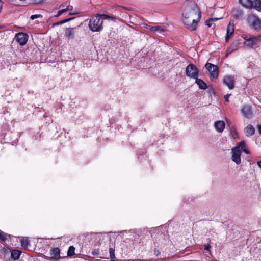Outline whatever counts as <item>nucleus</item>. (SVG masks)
Instances as JSON below:
<instances>
[{
    "mask_svg": "<svg viewBox=\"0 0 261 261\" xmlns=\"http://www.w3.org/2000/svg\"><path fill=\"white\" fill-rule=\"evenodd\" d=\"M182 21L185 27L191 31H195L200 20L201 12L194 1H186L182 7Z\"/></svg>",
    "mask_w": 261,
    "mask_h": 261,
    "instance_id": "f257e3e1",
    "label": "nucleus"
},
{
    "mask_svg": "<svg viewBox=\"0 0 261 261\" xmlns=\"http://www.w3.org/2000/svg\"><path fill=\"white\" fill-rule=\"evenodd\" d=\"M103 19L100 14L93 16L89 20L88 26L92 32H99L102 30Z\"/></svg>",
    "mask_w": 261,
    "mask_h": 261,
    "instance_id": "f03ea898",
    "label": "nucleus"
},
{
    "mask_svg": "<svg viewBox=\"0 0 261 261\" xmlns=\"http://www.w3.org/2000/svg\"><path fill=\"white\" fill-rule=\"evenodd\" d=\"M241 144H243V143H238L236 146L231 150V159L238 165L240 164L241 162V151L240 150V145Z\"/></svg>",
    "mask_w": 261,
    "mask_h": 261,
    "instance_id": "7ed1b4c3",
    "label": "nucleus"
},
{
    "mask_svg": "<svg viewBox=\"0 0 261 261\" xmlns=\"http://www.w3.org/2000/svg\"><path fill=\"white\" fill-rule=\"evenodd\" d=\"M185 72L187 76L195 79L198 76L199 70L195 65L190 64L186 67Z\"/></svg>",
    "mask_w": 261,
    "mask_h": 261,
    "instance_id": "20e7f679",
    "label": "nucleus"
},
{
    "mask_svg": "<svg viewBox=\"0 0 261 261\" xmlns=\"http://www.w3.org/2000/svg\"><path fill=\"white\" fill-rule=\"evenodd\" d=\"M205 68L210 73V77L211 80L216 79L218 76V68L217 66L210 63H206Z\"/></svg>",
    "mask_w": 261,
    "mask_h": 261,
    "instance_id": "39448f33",
    "label": "nucleus"
},
{
    "mask_svg": "<svg viewBox=\"0 0 261 261\" xmlns=\"http://www.w3.org/2000/svg\"><path fill=\"white\" fill-rule=\"evenodd\" d=\"M241 113L242 115L245 118L250 119L253 116V111L250 106L245 105L243 106Z\"/></svg>",
    "mask_w": 261,
    "mask_h": 261,
    "instance_id": "423d86ee",
    "label": "nucleus"
},
{
    "mask_svg": "<svg viewBox=\"0 0 261 261\" xmlns=\"http://www.w3.org/2000/svg\"><path fill=\"white\" fill-rule=\"evenodd\" d=\"M235 79L233 76L226 75L223 77V83L228 87L229 89H232L234 87Z\"/></svg>",
    "mask_w": 261,
    "mask_h": 261,
    "instance_id": "0eeeda50",
    "label": "nucleus"
},
{
    "mask_svg": "<svg viewBox=\"0 0 261 261\" xmlns=\"http://www.w3.org/2000/svg\"><path fill=\"white\" fill-rule=\"evenodd\" d=\"M15 39L20 45H24L28 39V35L24 33H18L15 35Z\"/></svg>",
    "mask_w": 261,
    "mask_h": 261,
    "instance_id": "6e6552de",
    "label": "nucleus"
},
{
    "mask_svg": "<svg viewBox=\"0 0 261 261\" xmlns=\"http://www.w3.org/2000/svg\"><path fill=\"white\" fill-rule=\"evenodd\" d=\"M232 14L235 18L240 19L243 17L244 13L241 8L236 7L232 10Z\"/></svg>",
    "mask_w": 261,
    "mask_h": 261,
    "instance_id": "1a4fd4ad",
    "label": "nucleus"
},
{
    "mask_svg": "<svg viewBox=\"0 0 261 261\" xmlns=\"http://www.w3.org/2000/svg\"><path fill=\"white\" fill-rule=\"evenodd\" d=\"M225 123L222 120L216 121L214 123V127L216 130L219 133H222L225 128Z\"/></svg>",
    "mask_w": 261,
    "mask_h": 261,
    "instance_id": "9d476101",
    "label": "nucleus"
},
{
    "mask_svg": "<svg viewBox=\"0 0 261 261\" xmlns=\"http://www.w3.org/2000/svg\"><path fill=\"white\" fill-rule=\"evenodd\" d=\"M75 35V29L73 28H67L65 30V36L69 39H73Z\"/></svg>",
    "mask_w": 261,
    "mask_h": 261,
    "instance_id": "9b49d317",
    "label": "nucleus"
},
{
    "mask_svg": "<svg viewBox=\"0 0 261 261\" xmlns=\"http://www.w3.org/2000/svg\"><path fill=\"white\" fill-rule=\"evenodd\" d=\"M234 32L233 24H231L230 22L227 28V33L225 37V40L228 41L229 39V37L231 36Z\"/></svg>",
    "mask_w": 261,
    "mask_h": 261,
    "instance_id": "f8f14e48",
    "label": "nucleus"
},
{
    "mask_svg": "<svg viewBox=\"0 0 261 261\" xmlns=\"http://www.w3.org/2000/svg\"><path fill=\"white\" fill-rule=\"evenodd\" d=\"M245 135L247 137L252 136L255 133V128L251 124H248L244 129Z\"/></svg>",
    "mask_w": 261,
    "mask_h": 261,
    "instance_id": "ddd939ff",
    "label": "nucleus"
},
{
    "mask_svg": "<svg viewBox=\"0 0 261 261\" xmlns=\"http://www.w3.org/2000/svg\"><path fill=\"white\" fill-rule=\"evenodd\" d=\"M148 28L151 31L154 32V33H161L163 32L165 30V27L160 26V25H156V26H153V27L149 26Z\"/></svg>",
    "mask_w": 261,
    "mask_h": 261,
    "instance_id": "4468645a",
    "label": "nucleus"
},
{
    "mask_svg": "<svg viewBox=\"0 0 261 261\" xmlns=\"http://www.w3.org/2000/svg\"><path fill=\"white\" fill-rule=\"evenodd\" d=\"M244 45L248 46L250 48H253L255 47H258L257 44L256 42H255L254 40L252 39V37H250L248 39H247L244 42Z\"/></svg>",
    "mask_w": 261,
    "mask_h": 261,
    "instance_id": "2eb2a0df",
    "label": "nucleus"
},
{
    "mask_svg": "<svg viewBox=\"0 0 261 261\" xmlns=\"http://www.w3.org/2000/svg\"><path fill=\"white\" fill-rule=\"evenodd\" d=\"M251 25L256 30L259 29L261 27V23L258 19L257 18H253L250 19Z\"/></svg>",
    "mask_w": 261,
    "mask_h": 261,
    "instance_id": "dca6fc26",
    "label": "nucleus"
},
{
    "mask_svg": "<svg viewBox=\"0 0 261 261\" xmlns=\"http://www.w3.org/2000/svg\"><path fill=\"white\" fill-rule=\"evenodd\" d=\"M60 250L58 248H54L50 250V257L51 258H60Z\"/></svg>",
    "mask_w": 261,
    "mask_h": 261,
    "instance_id": "f3484780",
    "label": "nucleus"
},
{
    "mask_svg": "<svg viewBox=\"0 0 261 261\" xmlns=\"http://www.w3.org/2000/svg\"><path fill=\"white\" fill-rule=\"evenodd\" d=\"M252 0H239V3L247 9H251L252 6Z\"/></svg>",
    "mask_w": 261,
    "mask_h": 261,
    "instance_id": "a211bd4d",
    "label": "nucleus"
},
{
    "mask_svg": "<svg viewBox=\"0 0 261 261\" xmlns=\"http://www.w3.org/2000/svg\"><path fill=\"white\" fill-rule=\"evenodd\" d=\"M195 79V83L198 85L200 89L205 90L207 88L206 84L203 80L198 79V77Z\"/></svg>",
    "mask_w": 261,
    "mask_h": 261,
    "instance_id": "6ab92c4d",
    "label": "nucleus"
},
{
    "mask_svg": "<svg viewBox=\"0 0 261 261\" xmlns=\"http://www.w3.org/2000/svg\"><path fill=\"white\" fill-rule=\"evenodd\" d=\"M252 6H251V9H254L261 12V0L252 1Z\"/></svg>",
    "mask_w": 261,
    "mask_h": 261,
    "instance_id": "aec40b11",
    "label": "nucleus"
},
{
    "mask_svg": "<svg viewBox=\"0 0 261 261\" xmlns=\"http://www.w3.org/2000/svg\"><path fill=\"white\" fill-rule=\"evenodd\" d=\"M238 46H239L238 42H237V41L234 42L231 44V45L230 46V47L227 50V56H228L229 54H230L233 51L237 50Z\"/></svg>",
    "mask_w": 261,
    "mask_h": 261,
    "instance_id": "412c9836",
    "label": "nucleus"
},
{
    "mask_svg": "<svg viewBox=\"0 0 261 261\" xmlns=\"http://www.w3.org/2000/svg\"><path fill=\"white\" fill-rule=\"evenodd\" d=\"M21 253V252L19 250H13L11 252V256L12 258L14 259V260H16L19 258Z\"/></svg>",
    "mask_w": 261,
    "mask_h": 261,
    "instance_id": "4be33fe9",
    "label": "nucleus"
},
{
    "mask_svg": "<svg viewBox=\"0 0 261 261\" xmlns=\"http://www.w3.org/2000/svg\"><path fill=\"white\" fill-rule=\"evenodd\" d=\"M20 242L21 244V246L23 248H27L29 244V241L27 237H22L21 239L20 240Z\"/></svg>",
    "mask_w": 261,
    "mask_h": 261,
    "instance_id": "5701e85b",
    "label": "nucleus"
},
{
    "mask_svg": "<svg viewBox=\"0 0 261 261\" xmlns=\"http://www.w3.org/2000/svg\"><path fill=\"white\" fill-rule=\"evenodd\" d=\"M221 18H222V17H221V18H210L208 20H207L206 21H205V25H206L208 27H212L213 22L216 21H217L218 20H219V19H220Z\"/></svg>",
    "mask_w": 261,
    "mask_h": 261,
    "instance_id": "b1692460",
    "label": "nucleus"
},
{
    "mask_svg": "<svg viewBox=\"0 0 261 261\" xmlns=\"http://www.w3.org/2000/svg\"><path fill=\"white\" fill-rule=\"evenodd\" d=\"M101 15V18H104V19H108V20H113V21H114L115 20H116L117 19V18L115 16H114L113 15H108V14H100Z\"/></svg>",
    "mask_w": 261,
    "mask_h": 261,
    "instance_id": "393cba45",
    "label": "nucleus"
},
{
    "mask_svg": "<svg viewBox=\"0 0 261 261\" xmlns=\"http://www.w3.org/2000/svg\"><path fill=\"white\" fill-rule=\"evenodd\" d=\"M240 143H243V144H241V145H240L241 151V152L243 151V152H244L245 153H246L247 154H249V152L248 150L246 147L245 142L244 141H241Z\"/></svg>",
    "mask_w": 261,
    "mask_h": 261,
    "instance_id": "a878e982",
    "label": "nucleus"
},
{
    "mask_svg": "<svg viewBox=\"0 0 261 261\" xmlns=\"http://www.w3.org/2000/svg\"><path fill=\"white\" fill-rule=\"evenodd\" d=\"M230 132L231 136L233 139H235L238 137V132L234 127H231L230 128Z\"/></svg>",
    "mask_w": 261,
    "mask_h": 261,
    "instance_id": "bb28decb",
    "label": "nucleus"
},
{
    "mask_svg": "<svg viewBox=\"0 0 261 261\" xmlns=\"http://www.w3.org/2000/svg\"><path fill=\"white\" fill-rule=\"evenodd\" d=\"M109 253H110V257L111 259H114L115 258V249L110 246L109 248Z\"/></svg>",
    "mask_w": 261,
    "mask_h": 261,
    "instance_id": "cd10ccee",
    "label": "nucleus"
},
{
    "mask_svg": "<svg viewBox=\"0 0 261 261\" xmlns=\"http://www.w3.org/2000/svg\"><path fill=\"white\" fill-rule=\"evenodd\" d=\"M208 236L211 237V239H215L217 237V234L213 229H211L208 232Z\"/></svg>",
    "mask_w": 261,
    "mask_h": 261,
    "instance_id": "c85d7f7f",
    "label": "nucleus"
},
{
    "mask_svg": "<svg viewBox=\"0 0 261 261\" xmlns=\"http://www.w3.org/2000/svg\"><path fill=\"white\" fill-rule=\"evenodd\" d=\"M74 251H75V248L73 246H70L68 250V252H67L68 256H72L73 255H74Z\"/></svg>",
    "mask_w": 261,
    "mask_h": 261,
    "instance_id": "c756f323",
    "label": "nucleus"
},
{
    "mask_svg": "<svg viewBox=\"0 0 261 261\" xmlns=\"http://www.w3.org/2000/svg\"><path fill=\"white\" fill-rule=\"evenodd\" d=\"M7 234L4 232L0 230V239L3 241H5L7 240Z\"/></svg>",
    "mask_w": 261,
    "mask_h": 261,
    "instance_id": "7c9ffc66",
    "label": "nucleus"
},
{
    "mask_svg": "<svg viewBox=\"0 0 261 261\" xmlns=\"http://www.w3.org/2000/svg\"><path fill=\"white\" fill-rule=\"evenodd\" d=\"M252 39L254 40L255 42H257L261 41V34L256 36H252Z\"/></svg>",
    "mask_w": 261,
    "mask_h": 261,
    "instance_id": "2f4dec72",
    "label": "nucleus"
},
{
    "mask_svg": "<svg viewBox=\"0 0 261 261\" xmlns=\"http://www.w3.org/2000/svg\"><path fill=\"white\" fill-rule=\"evenodd\" d=\"M73 19V18H68V19H64L63 20H62L61 21L58 22L57 24H63V23H66V22H67L69 21H70L71 20H72Z\"/></svg>",
    "mask_w": 261,
    "mask_h": 261,
    "instance_id": "473e14b6",
    "label": "nucleus"
},
{
    "mask_svg": "<svg viewBox=\"0 0 261 261\" xmlns=\"http://www.w3.org/2000/svg\"><path fill=\"white\" fill-rule=\"evenodd\" d=\"M92 254L93 255H98L99 254V251L98 249H94L92 251Z\"/></svg>",
    "mask_w": 261,
    "mask_h": 261,
    "instance_id": "72a5a7b5",
    "label": "nucleus"
},
{
    "mask_svg": "<svg viewBox=\"0 0 261 261\" xmlns=\"http://www.w3.org/2000/svg\"><path fill=\"white\" fill-rule=\"evenodd\" d=\"M42 16L41 15H39V14H35V15H33L31 16V19L32 20H34L35 19H36L37 18H39V17H41Z\"/></svg>",
    "mask_w": 261,
    "mask_h": 261,
    "instance_id": "f704fd0d",
    "label": "nucleus"
},
{
    "mask_svg": "<svg viewBox=\"0 0 261 261\" xmlns=\"http://www.w3.org/2000/svg\"><path fill=\"white\" fill-rule=\"evenodd\" d=\"M211 246L209 244H205L204 245V249L207 251H210Z\"/></svg>",
    "mask_w": 261,
    "mask_h": 261,
    "instance_id": "c9c22d12",
    "label": "nucleus"
},
{
    "mask_svg": "<svg viewBox=\"0 0 261 261\" xmlns=\"http://www.w3.org/2000/svg\"><path fill=\"white\" fill-rule=\"evenodd\" d=\"M230 95V94H227L225 96H224V98L226 101L228 102L229 101V97Z\"/></svg>",
    "mask_w": 261,
    "mask_h": 261,
    "instance_id": "e433bc0d",
    "label": "nucleus"
},
{
    "mask_svg": "<svg viewBox=\"0 0 261 261\" xmlns=\"http://www.w3.org/2000/svg\"><path fill=\"white\" fill-rule=\"evenodd\" d=\"M257 131L259 134L261 135V125H258L257 127Z\"/></svg>",
    "mask_w": 261,
    "mask_h": 261,
    "instance_id": "4c0bfd02",
    "label": "nucleus"
},
{
    "mask_svg": "<svg viewBox=\"0 0 261 261\" xmlns=\"http://www.w3.org/2000/svg\"><path fill=\"white\" fill-rule=\"evenodd\" d=\"M43 0H32L34 3L38 4L42 2Z\"/></svg>",
    "mask_w": 261,
    "mask_h": 261,
    "instance_id": "58836bf2",
    "label": "nucleus"
},
{
    "mask_svg": "<svg viewBox=\"0 0 261 261\" xmlns=\"http://www.w3.org/2000/svg\"><path fill=\"white\" fill-rule=\"evenodd\" d=\"M3 4V2L1 0H0V13L1 12L2 10Z\"/></svg>",
    "mask_w": 261,
    "mask_h": 261,
    "instance_id": "ea45409f",
    "label": "nucleus"
},
{
    "mask_svg": "<svg viewBox=\"0 0 261 261\" xmlns=\"http://www.w3.org/2000/svg\"><path fill=\"white\" fill-rule=\"evenodd\" d=\"M226 123L228 126H230L231 122L230 121L227 119H226Z\"/></svg>",
    "mask_w": 261,
    "mask_h": 261,
    "instance_id": "a19ab883",
    "label": "nucleus"
},
{
    "mask_svg": "<svg viewBox=\"0 0 261 261\" xmlns=\"http://www.w3.org/2000/svg\"><path fill=\"white\" fill-rule=\"evenodd\" d=\"M62 14H63V12L62 11H61V10H59L58 12V14L57 15V17H58L60 15H61Z\"/></svg>",
    "mask_w": 261,
    "mask_h": 261,
    "instance_id": "79ce46f5",
    "label": "nucleus"
},
{
    "mask_svg": "<svg viewBox=\"0 0 261 261\" xmlns=\"http://www.w3.org/2000/svg\"><path fill=\"white\" fill-rule=\"evenodd\" d=\"M62 14H63V12L62 11H61V10H59L58 12V14L57 15V17H58L60 15H61Z\"/></svg>",
    "mask_w": 261,
    "mask_h": 261,
    "instance_id": "37998d69",
    "label": "nucleus"
},
{
    "mask_svg": "<svg viewBox=\"0 0 261 261\" xmlns=\"http://www.w3.org/2000/svg\"><path fill=\"white\" fill-rule=\"evenodd\" d=\"M68 9H69V8H68V6L66 8L62 9L61 11H62V12L63 13L66 12Z\"/></svg>",
    "mask_w": 261,
    "mask_h": 261,
    "instance_id": "c03bdc74",
    "label": "nucleus"
},
{
    "mask_svg": "<svg viewBox=\"0 0 261 261\" xmlns=\"http://www.w3.org/2000/svg\"><path fill=\"white\" fill-rule=\"evenodd\" d=\"M243 37L246 40L247 39H248L247 36H244Z\"/></svg>",
    "mask_w": 261,
    "mask_h": 261,
    "instance_id": "a18cd8bd",
    "label": "nucleus"
},
{
    "mask_svg": "<svg viewBox=\"0 0 261 261\" xmlns=\"http://www.w3.org/2000/svg\"><path fill=\"white\" fill-rule=\"evenodd\" d=\"M73 14L72 13H69V15H72Z\"/></svg>",
    "mask_w": 261,
    "mask_h": 261,
    "instance_id": "49530a36",
    "label": "nucleus"
}]
</instances>
